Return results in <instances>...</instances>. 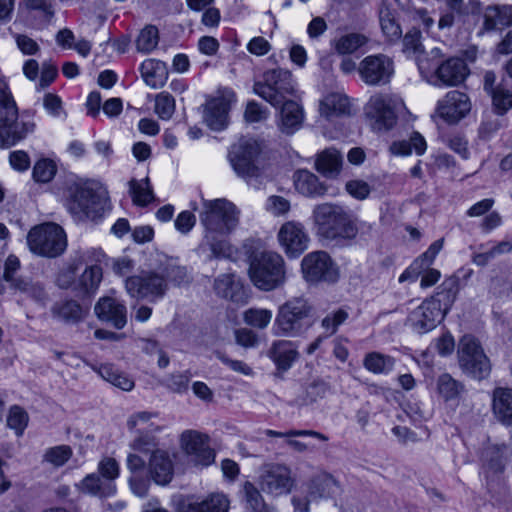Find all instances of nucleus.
<instances>
[{
    "mask_svg": "<svg viewBox=\"0 0 512 512\" xmlns=\"http://www.w3.org/2000/svg\"><path fill=\"white\" fill-rule=\"evenodd\" d=\"M102 279V269L97 266L87 268L81 275L80 285L86 292L94 291Z\"/></svg>",
    "mask_w": 512,
    "mask_h": 512,
    "instance_id": "bf43d9fd",
    "label": "nucleus"
},
{
    "mask_svg": "<svg viewBox=\"0 0 512 512\" xmlns=\"http://www.w3.org/2000/svg\"><path fill=\"white\" fill-rule=\"evenodd\" d=\"M421 32L415 28L409 30L403 39V49L408 55L415 58L419 71L422 75L431 73V66L428 59L424 56L423 45L421 41Z\"/></svg>",
    "mask_w": 512,
    "mask_h": 512,
    "instance_id": "c85d7f7f",
    "label": "nucleus"
},
{
    "mask_svg": "<svg viewBox=\"0 0 512 512\" xmlns=\"http://www.w3.org/2000/svg\"><path fill=\"white\" fill-rule=\"evenodd\" d=\"M277 241L288 258L296 259L307 250L310 238L301 222L290 220L280 226Z\"/></svg>",
    "mask_w": 512,
    "mask_h": 512,
    "instance_id": "dca6fc26",
    "label": "nucleus"
},
{
    "mask_svg": "<svg viewBox=\"0 0 512 512\" xmlns=\"http://www.w3.org/2000/svg\"><path fill=\"white\" fill-rule=\"evenodd\" d=\"M345 187L348 194L357 200H365L371 191L369 184L359 179L348 181Z\"/></svg>",
    "mask_w": 512,
    "mask_h": 512,
    "instance_id": "0e129e2a",
    "label": "nucleus"
},
{
    "mask_svg": "<svg viewBox=\"0 0 512 512\" xmlns=\"http://www.w3.org/2000/svg\"><path fill=\"white\" fill-rule=\"evenodd\" d=\"M58 171V164L52 158L38 159L32 168V178L35 182L45 184L51 182Z\"/></svg>",
    "mask_w": 512,
    "mask_h": 512,
    "instance_id": "a19ab883",
    "label": "nucleus"
},
{
    "mask_svg": "<svg viewBox=\"0 0 512 512\" xmlns=\"http://www.w3.org/2000/svg\"><path fill=\"white\" fill-rule=\"evenodd\" d=\"M180 447L195 465L209 466L215 460L208 435L196 430H185L180 435Z\"/></svg>",
    "mask_w": 512,
    "mask_h": 512,
    "instance_id": "f3484780",
    "label": "nucleus"
},
{
    "mask_svg": "<svg viewBox=\"0 0 512 512\" xmlns=\"http://www.w3.org/2000/svg\"><path fill=\"white\" fill-rule=\"evenodd\" d=\"M380 26L383 34L391 41L400 38L402 31L397 23L394 13L387 7L380 9L379 13Z\"/></svg>",
    "mask_w": 512,
    "mask_h": 512,
    "instance_id": "de8ad7c7",
    "label": "nucleus"
},
{
    "mask_svg": "<svg viewBox=\"0 0 512 512\" xmlns=\"http://www.w3.org/2000/svg\"><path fill=\"white\" fill-rule=\"evenodd\" d=\"M149 475L158 485H167L173 478V461L168 452L156 450L152 453L149 465Z\"/></svg>",
    "mask_w": 512,
    "mask_h": 512,
    "instance_id": "a878e982",
    "label": "nucleus"
},
{
    "mask_svg": "<svg viewBox=\"0 0 512 512\" xmlns=\"http://www.w3.org/2000/svg\"><path fill=\"white\" fill-rule=\"evenodd\" d=\"M86 312L87 309H84L74 301L59 303L53 308V313L56 316L65 321L72 322L80 320Z\"/></svg>",
    "mask_w": 512,
    "mask_h": 512,
    "instance_id": "8fccbe9b",
    "label": "nucleus"
},
{
    "mask_svg": "<svg viewBox=\"0 0 512 512\" xmlns=\"http://www.w3.org/2000/svg\"><path fill=\"white\" fill-rule=\"evenodd\" d=\"M229 500L222 493H212L202 501L182 500L176 512H228Z\"/></svg>",
    "mask_w": 512,
    "mask_h": 512,
    "instance_id": "b1692460",
    "label": "nucleus"
},
{
    "mask_svg": "<svg viewBox=\"0 0 512 512\" xmlns=\"http://www.w3.org/2000/svg\"><path fill=\"white\" fill-rule=\"evenodd\" d=\"M471 110L469 97L458 90L449 91L437 103V114L447 123H457Z\"/></svg>",
    "mask_w": 512,
    "mask_h": 512,
    "instance_id": "aec40b11",
    "label": "nucleus"
},
{
    "mask_svg": "<svg viewBox=\"0 0 512 512\" xmlns=\"http://www.w3.org/2000/svg\"><path fill=\"white\" fill-rule=\"evenodd\" d=\"M301 271L308 282H335L339 277L337 265L325 251H313L304 256Z\"/></svg>",
    "mask_w": 512,
    "mask_h": 512,
    "instance_id": "2eb2a0df",
    "label": "nucleus"
},
{
    "mask_svg": "<svg viewBox=\"0 0 512 512\" xmlns=\"http://www.w3.org/2000/svg\"><path fill=\"white\" fill-rule=\"evenodd\" d=\"M240 214L237 206L226 198L202 200L199 218L204 227V239L214 257L234 256L236 251L226 237L238 226Z\"/></svg>",
    "mask_w": 512,
    "mask_h": 512,
    "instance_id": "f257e3e1",
    "label": "nucleus"
},
{
    "mask_svg": "<svg viewBox=\"0 0 512 512\" xmlns=\"http://www.w3.org/2000/svg\"><path fill=\"white\" fill-rule=\"evenodd\" d=\"M243 492L247 506L252 512H277L274 508L265 504L263 496L253 483L245 482Z\"/></svg>",
    "mask_w": 512,
    "mask_h": 512,
    "instance_id": "a18cd8bd",
    "label": "nucleus"
},
{
    "mask_svg": "<svg viewBox=\"0 0 512 512\" xmlns=\"http://www.w3.org/2000/svg\"><path fill=\"white\" fill-rule=\"evenodd\" d=\"M254 92L272 106L287 101L288 96H296V83L290 71L278 68L264 73L263 81L254 84Z\"/></svg>",
    "mask_w": 512,
    "mask_h": 512,
    "instance_id": "6e6552de",
    "label": "nucleus"
},
{
    "mask_svg": "<svg viewBox=\"0 0 512 512\" xmlns=\"http://www.w3.org/2000/svg\"><path fill=\"white\" fill-rule=\"evenodd\" d=\"M217 358L231 370L244 376H253L254 370L251 366L241 360H234L227 357L225 354L218 352Z\"/></svg>",
    "mask_w": 512,
    "mask_h": 512,
    "instance_id": "69168bd1",
    "label": "nucleus"
},
{
    "mask_svg": "<svg viewBox=\"0 0 512 512\" xmlns=\"http://www.w3.org/2000/svg\"><path fill=\"white\" fill-rule=\"evenodd\" d=\"M310 306L302 298L287 301L279 307L272 327L273 335L295 337L302 331V320L309 316Z\"/></svg>",
    "mask_w": 512,
    "mask_h": 512,
    "instance_id": "f8f14e48",
    "label": "nucleus"
},
{
    "mask_svg": "<svg viewBox=\"0 0 512 512\" xmlns=\"http://www.w3.org/2000/svg\"><path fill=\"white\" fill-rule=\"evenodd\" d=\"M76 488L81 493L98 497H111L116 493L115 483L105 482L96 473L85 476Z\"/></svg>",
    "mask_w": 512,
    "mask_h": 512,
    "instance_id": "473e14b6",
    "label": "nucleus"
},
{
    "mask_svg": "<svg viewBox=\"0 0 512 512\" xmlns=\"http://www.w3.org/2000/svg\"><path fill=\"white\" fill-rule=\"evenodd\" d=\"M296 191L307 197H316L325 193V187L318 177L308 170H298L293 176Z\"/></svg>",
    "mask_w": 512,
    "mask_h": 512,
    "instance_id": "f704fd0d",
    "label": "nucleus"
},
{
    "mask_svg": "<svg viewBox=\"0 0 512 512\" xmlns=\"http://www.w3.org/2000/svg\"><path fill=\"white\" fill-rule=\"evenodd\" d=\"M20 7L28 12H35L44 21H49L54 16V8L50 0H25Z\"/></svg>",
    "mask_w": 512,
    "mask_h": 512,
    "instance_id": "6e6d98bb",
    "label": "nucleus"
},
{
    "mask_svg": "<svg viewBox=\"0 0 512 512\" xmlns=\"http://www.w3.org/2000/svg\"><path fill=\"white\" fill-rule=\"evenodd\" d=\"M267 356L274 363L277 371L287 372L299 358V352L294 342L275 340L267 351Z\"/></svg>",
    "mask_w": 512,
    "mask_h": 512,
    "instance_id": "5701e85b",
    "label": "nucleus"
},
{
    "mask_svg": "<svg viewBox=\"0 0 512 512\" xmlns=\"http://www.w3.org/2000/svg\"><path fill=\"white\" fill-rule=\"evenodd\" d=\"M280 111V128L287 134L297 131L303 122L304 113L302 107L295 101L287 100L282 104Z\"/></svg>",
    "mask_w": 512,
    "mask_h": 512,
    "instance_id": "72a5a7b5",
    "label": "nucleus"
},
{
    "mask_svg": "<svg viewBox=\"0 0 512 512\" xmlns=\"http://www.w3.org/2000/svg\"><path fill=\"white\" fill-rule=\"evenodd\" d=\"M28 423L29 415L22 407L13 405L9 408L6 424L8 428L14 431L16 436L23 435Z\"/></svg>",
    "mask_w": 512,
    "mask_h": 512,
    "instance_id": "49530a36",
    "label": "nucleus"
},
{
    "mask_svg": "<svg viewBox=\"0 0 512 512\" xmlns=\"http://www.w3.org/2000/svg\"><path fill=\"white\" fill-rule=\"evenodd\" d=\"M235 341L244 348H255L259 344V337L251 329L239 328L235 330Z\"/></svg>",
    "mask_w": 512,
    "mask_h": 512,
    "instance_id": "338daca9",
    "label": "nucleus"
},
{
    "mask_svg": "<svg viewBox=\"0 0 512 512\" xmlns=\"http://www.w3.org/2000/svg\"><path fill=\"white\" fill-rule=\"evenodd\" d=\"M401 106L402 101L394 95H373L365 107V114L372 129L375 131H388L393 128Z\"/></svg>",
    "mask_w": 512,
    "mask_h": 512,
    "instance_id": "9b49d317",
    "label": "nucleus"
},
{
    "mask_svg": "<svg viewBox=\"0 0 512 512\" xmlns=\"http://www.w3.org/2000/svg\"><path fill=\"white\" fill-rule=\"evenodd\" d=\"M463 391V384L448 373L441 374L436 380V392L444 401L457 399Z\"/></svg>",
    "mask_w": 512,
    "mask_h": 512,
    "instance_id": "4c0bfd02",
    "label": "nucleus"
},
{
    "mask_svg": "<svg viewBox=\"0 0 512 512\" xmlns=\"http://www.w3.org/2000/svg\"><path fill=\"white\" fill-rule=\"evenodd\" d=\"M130 193L133 202L138 206H146L153 200V192L148 178L130 181Z\"/></svg>",
    "mask_w": 512,
    "mask_h": 512,
    "instance_id": "09e8293b",
    "label": "nucleus"
},
{
    "mask_svg": "<svg viewBox=\"0 0 512 512\" xmlns=\"http://www.w3.org/2000/svg\"><path fill=\"white\" fill-rule=\"evenodd\" d=\"M73 451L68 445H58L48 448L44 454V461L54 467L63 466L72 456Z\"/></svg>",
    "mask_w": 512,
    "mask_h": 512,
    "instance_id": "5fc2aeb1",
    "label": "nucleus"
},
{
    "mask_svg": "<svg viewBox=\"0 0 512 512\" xmlns=\"http://www.w3.org/2000/svg\"><path fill=\"white\" fill-rule=\"evenodd\" d=\"M461 369L474 378L482 379L490 372V362L478 341L471 335L461 338L458 349Z\"/></svg>",
    "mask_w": 512,
    "mask_h": 512,
    "instance_id": "4468645a",
    "label": "nucleus"
},
{
    "mask_svg": "<svg viewBox=\"0 0 512 512\" xmlns=\"http://www.w3.org/2000/svg\"><path fill=\"white\" fill-rule=\"evenodd\" d=\"M29 249L40 256L56 257L67 246L64 230L55 223H43L32 228L27 235Z\"/></svg>",
    "mask_w": 512,
    "mask_h": 512,
    "instance_id": "1a4fd4ad",
    "label": "nucleus"
},
{
    "mask_svg": "<svg viewBox=\"0 0 512 512\" xmlns=\"http://www.w3.org/2000/svg\"><path fill=\"white\" fill-rule=\"evenodd\" d=\"M93 370L105 381L123 391H131L135 386L134 380L113 364H102L99 367H93Z\"/></svg>",
    "mask_w": 512,
    "mask_h": 512,
    "instance_id": "c9c22d12",
    "label": "nucleus"
},
{
    "mask_svg": "<svg viewBox=\"0 0 512 512\" xmlns=\"http://www.w3.org/2000/svg\"><path fill=\"white\" fill-rule=\"evenodd\" d=\"M265 210L275 217L285 216L291 208L290 201L278 195L269 196L265 202Z\"/></svg>",
    "mask_w": 512,
    "mask_h": 512,
    "instance_id": "13d9d810",
    "label": "nucleus"
},
{
    "mask_svg": "<svg viewBox=\"0 0 512 512\" xmlns=\"http://www.w3.org/2000/svg\"><path fill=\"white\" fill-rule=\"evenodd\" d=\"M363 365L371 373L387 374L393 370L395 361L391 356L371 352L365 356Z\"/></svg>",
    "mask_w": 512,
    "mask_h": 512,
    "instance_id": "ea45409f",
    "label": "nucleus"
},
{
    "mask_svg": "<svg viewBox=\"0 0 512 512\" xmlns=\"http://www.w3.org/2000/svg\"><path fill=\"white\" fill-rule=\"evenodd\" d=\"M491 96L493 105L499 114L506 113L512 108V93L509 90L497 87Z\"/></svg>",
    "mask_w": 512,
    "mask_h": 512,
    "instance_id": "052dcab7",
    "label": "nucleus"
},
{
    "mask_svg": "<svg viewBox=\"0 0 512 512\" xmlns=\"http://www.w3.org/2000/svg\"><path fill=\"white\" fill-rule=\"evenodd\" d=\"M349 318V312L345 308H338L329 312L321 321L322 328L327 336L335 334L338 328Z\"/></svg>",
    "mask_w": 512,
    "mask_h": 512,
    "instance_id": "603ef678",
    "label": "nucleus"
},
{
    "mask_svg": "<svg viewBox=\"0 0 512 512\" xmlns=\"http://www.w3.org/2000/svg\"><path fill=\"white\" fill-rule=\"evenodd\" d=\"M457 295V281L446 279L437 288L434 295L426 298L410 312L407 325L418 334L434 330L452 308Z\"/></svg>",
    "mask_w": 512,
    "mask_h": 512,
    "instance_id": "20e7f679",
    "label": "nucleus"
},
{
    "mask_svg": "<svg viewBox=\"0 0 512 512\" xmlns=\"http://www.w3.org/2000/svg\"><path fill=\"white\" fill-rule=\"evenodd\" d=\"M216 293L226 299L232 301L238 300V294L242 290V286L235 278L234 274H223L215 280L214 285Z\"/></svg>",
    "mask_w": 512,
    "mask_h": 512,
    "instance_id": "58836bf2",
    "label": "nucleus"
},
{
    "mask_svg": "<svg viewBox=\"0 0 512 512\" xmlns=\"http://www.w3.org/2000/svg\"><path fill=\"white\" fill-rule=\"evenodd\" d=\"M469 74L465 61L453 57L442 62L434 71L435 86H457L461 84Z\"/></svg>",
    "mask_w": 512,
    "mask_h": 512,
    "instance_id": "412c9836",
    "label": "nucleus"
},
{
    "mask_svg": "<svg viewBox=\"0 0 512 512\" xmlns=\"http://www.w3.org/2000/svg\"><path fill=\"white\" fill-rule=\"evenodd\" d=\"M426 148L425 139L418 132H414L408 140L393 142L390 146V151L396 156H408L413 151L418 155H422Z\"/></svg>",
    "mask_w": 512,
    "mask_h": 512,
    "instance_id": "e433bc0d",
    "label": "nucleus"
},
{
    "mask_svg": "<svg viewBox=\"0 0 512 512\" xmlns=\"http://www.w3.org/2000/svg\"><path fill=\"white\" fill-rule=\"evenodd\" d=\"M312 218L317 233L324 238H353L357 233L355 220L342 206L331 203L317 205Z\"/></svg>",
    "mask_w": 512,
    "mask_h": 512,
    "instance_id": "0eeeda50",
    "label": "nucleus"
},
{
    "mask_svg": "<svg viewBox=\"0 0 512 512\" xmlns=\"http://www.w3.org/2000/svg\"><path fill=\"white\" fill-rule=\"evenodd\" d=\"M342 158L335 149L324 150L316 160V168L325 175L337 173L340 169Z\"/></svg>",
    "mask_w": 512,
    "mask_h": 512,
    "instance_id": "c03bdc74",
    "label": "nucleus"
},
{
    "mask_svg": "<svg viewBox=\"0 0 512 512\" xmlns=\"http://www.w3.org/2000/svg\"><path fill=\"white\" fill-rule=\"evenodd\" d=\"M98 472L105 482L115 483L120 474V465L114 458L104 457L98 463Z\"/></svg>",
    "mask_w": 512,
    "mask_h": 512,
    "instance_id": "4d7b16f0",
    "label": "nucleus"
},
{
    "mask_svg": "<svg viewBox=\"0 0 512 512\" xmlns=\"http://www.w3.org/2000/svg\"><path fill=\"white\" fill-rule=\"evenodd\" d=\"M444 245L443 239L434 241L428 249L417 257L399 276V282H415L420 278V287L426 289L434 286L441 278V272L432 268L437 255Z\"/></svg>",
    "mask_w": 512,
    "mask_h": 512,
    "instance_id": "9d476101",
    "label": "nucleus"
},
{
    "mask_svg": "<svg viewBox=\"0 0 512 512\" xmlns=\"http://www.w3.org/2000/svg\"><path fill=\"white\" fill-rule=\"evenodd\" d=\"M140 70L144 82L152 89L161 88L168 79L166 64L159 60L146 59Z\"/></svg>",
    "mask_w": 512,
    "mask_h": 512,
    "instance_id": "2f4dec72",
    "label": "nucleus"
},
{
    "mask_svg": "<svg viewBox=\"0 0 512 512\" xmlns=\"http://www.w3.org/2000/svg\"><path fill=\"white\" fill-rule=\"evenodd\" d=\"M36 127L33 116L25 112L18 119L16 103L7 83L0 77V145L12 146L32 133Z\"/></svg>",
    "mask_w": 512,
    "mask_h": 512,
    "instance_id": "39448f33",
    "label": "nucleus"
},
{
    "mask_svg": "<svg viewBox=\"0 0 512 512\" xmlns=\"http://www.w3.org/2000/svg\"><path fill=\"white\" fill-rule=\"evenodd\" d=\"M248 273L255 287L272 291L286 280L285 261L275 251L256 249L249 256Z\"/></svg>",
    "mask_w": 512,
    "mask_h": 512,
    "instance_id": "423d86ee",
    "label": "nucleus"
},
{
    "mask_svg": "<svg viewBox=\"0 0 512 512\" xmlns=\"http://www.w3.org/2000/svg\"><path fill=\"white\" fill-rule=\"evenodd\" d=\"M233 100V94L228 93L210 100L206 104L204 121L214 131H221L228 125V112Z\"/></svg>",
    "mask_w": 512,
    "mask_h": 512,
    "instance_id": "4be33fe9",
    "label": "nucleus"
},
{
    "mask_svg": "<svg viewBox=\"0 0 512 512\" xmlns=\"http://www.w3.org/2000/svg\"><path fill=\"white\" fill-rule=\"evenodd\" d=\"M368 42V38L362 34L350 33L340 36L333 42V47L338 54H352Z\"/></svg>",
    "mask_w": 512,
    "mask_h": 512,
    "instance_id": "79ce46f5",
    "label": "nucleus"
},
{
    "mask_svg": "<svg viewBox=\"0 0 512 512\" xmlns=\"http://www.w3.org/2000/svg\"><path fill=\"white\" fill-rule=\"evenodd\" d=\"M484 29L495 30L512 26V5H492L484 10Z\"/></svg>",
    "mask_w": 512,
    "mask_h": 512,
    "instance_id": "7c9ffc66",
    "label": "nucleus"
},
{
    "mask_svg": "<svg viewBox=\"0 0 512 512\" xmlns=\"http://www.w3.org/2000/svg\"><path fill=\"white\" fill-rule=\"evenodd\" d=\"M358 72L367 85H383L390 81L394 66L392 60L386 55H370L360 62Z\"/></svg>",
    "mask_w": 512,
    "mask_h": 512,
    "instance_id": "6ab92c4d",
    "label": "nucleus"
},
{
    "mask_svg": "<svg viewBox=\"0 0 512 512\" xmlns=\"http://www.w3.org/2000/svg\"><path fill=\"white\" fill-rule=\"evenodd\" d=\"M233 149L232 162L235 171L247 180L259 177L261 172L255 165V160L260 153V145L257 140L252 138L241 139Z\"/></svg>",
    "mask_w": 512,
    "mask_h": 512,
    "instance_id": "a211bd4d",
    "label": "nucleus"
},
{
    "mask_svg": "<svg viewBox=\"0 0 512 512\" xmlns=\"http://www.w3.org/2000/svg\"><path fill=\"white\" fill-rule=\"evenodd\" d=\"M159 42L158 30L155 26H146L139 34L136 45L137 49L143 53L153 51Z\"/></svg>",
    "mask_w": 512,
    "mask_h": 512,
    "instance_id": "864d4df0",
    "label": "nucleus"
},
{
    "mask_svg": "<svg viewBox=\"0 0 512 512\" xmlns=\"http://www.w3.org/2000/svg\"><path fill=\"white\" fill-rule=\"evenodd\" d=\"M175 99L166 91L155 96L154 112L162 120H169L175 112Z\"/></svg>",
    "mask_w": 512,
    "mask_h": 512,
    "instance_id": "3c124183",
    "label": "nucleus"
},
{
    "mask_svg": "<svg viewBox=\"0 0 512 512\" xmlns=\"http://www.w3.org/2000/svg\"><path fill=\"white\" fill-rule=\"evenodd\" d=\"M185 277V268L177 265L173 259L163 256L154 268L126 278L125 289L132 298L156 303L164 298L170 283L179 285Z\"/></svg>",
    "mask_w": 512,
    "mask_h": 512,
    "instance_id": "f03ea898",
    "label": "nucleus"
},
{
    "mask_svg": "<svg viewBox=\"0 0 512 512\" xmlns=\"http://www.w3.org/2000/svg\"><path fill=\"white\" fill-rule=\"evenodd\" d=\"M318 111L321 117L331 119L349 113L348 98L339 92H332L319 100Z\"/></svg>",
    "mask_w": 512,
    "mask_h": 512,
    "instance_id": "c756f323",
    "label": "nucleus"
},
{
    "mask_svg": "<svg viewBox=\"0 0 512 512\" xmlns=\"http://www.w3.org/2000/svg\"><path fill=\"white\" fill-rule=\"evenodd\" d=\"M308 490L310 499L317 502L338 495L340 486L330 474L322 472L310 480Z\"/></svg>",
    "mask_w": 512,
    "mask_h": 512,
    "instance_id": "cd10ccee",
    "label": "nucleus"
},
{
    "mask_svg": "<svg viewBox=\"0 0 512 512\" xmlns=\"http://www.w3.org/2000/svg\"><path fill=\"white\" fill-rule=\"evenodd\" d=\"M95 313L100 319L110 322L117 329H122L127 323L125 305L110 297L98 301Z\"/></svg>",
    "mask_w": 512,
    "mask_h": 512,
    "instance_id": "bb28decb",
    "label": "nucleus"
},
{
    "mask_svg": "<svg viewBox=\"0 0 512 512\" xmlns=\"http://www.w3.org/2000/svg\"><path fill=\"white\" fill-rule=\"evenodd\" d=\"M273 318V312L266 308H249L243 312V321L248 326L256 329H266Z\"/></svg>",
    "mask_w": 512,
    "mask_h": 512,
    "instance_id": "37998d69",
    "label": "nucleus"
},
{
    "mask_svg": "<svg viewBox=\"0 0 512 512\" xmlns=\"http://www.w3.org/2000/svg\"><path fill=\"white\" fill-rule=\"evenodd\" d=\"M295 483L290 467L280 463L264 465L258 478L260 489L272 497L289 494L294 488Z\"/></svg>",
    "mask_w": 512,
    "mask_h": 512,
    "instance_id": "ddd939ff",
    "label": "nucleus"
},
{
    "mask_svg": "<svg viewBox=\"0 0 512 512\" xmlns=\"http://www.w3.org/2000/svg\"><path fill=\"white\" fill-rule=\"evenodd\" d=\"M43 106L47 113L53 117L65 115L60 97L53 93H47L43 97Z\"/></svg>",
    "mask_w": 512,
    "mask_h": 512,
    "instance_id": "774afa93",
    "label": "nucleus"
},
{
    "mask_svg": "<svg viewBox=\"0 0 512 512\" xmlns=\"http://www.w3.org/2000/svg\"><path fill=\"white\" fill-rule=\"evenodd\" d=\"M151 418L152 414L149 412H138L128 419L127 425L129 429L137 430L138 432H152L155 431L156 428L150 423Z\"/></svg>",
    "mask_w": 512,
    "mask_h": 512,
    "instance_id": "680f3d73",
    "label": "nucleus"
},
{
    "mask_svg": "<svg viewBox=\"0 0 512 512\" xmlns=\"http://www.w3.org/2000/svg\"><path fill=\"white\" fill-rule=\"evenodd\" d=\"M494 418L503 426H512V388L496 387L491 395Z\"/></svg>",
    "mask_w": 512,
    "mask_h": 512,
    "instance_id": "393cba45",
    "label": "nucleus"
},
{
    "mask_svg": "<svg viewBox=\"0 0 512 512\" xmlns=\"http://www.w3.org/2000/svg\"><path fill=\"white\" fill-rule=\"evenodd\" d=\"M14 288L19 292L35 300H41L44 296L43 287L38 283H32L25 279H18L14 283Z\"/></svg>",
    "mask_w": 512,
    "mask_h": 512,
    "instance_id": "e2e57ef3",
    "label": "nucleus"
},
{
    "mask_svg": "<svg viewBox=\"0 0 512 512\" xmlns=\"http://www.w3.org/2000/svg\"><path fill=\"white\" fill-rule=\"evenodd\" d=\"M65 206L79 221L95 219L104 211L108 194L98 183L70 175L65 180Z\"/></svg>",
    "mask_w": 512,
    "mask_h": 512,
    "instance_id": "7ed1b4c3",
    "label": "nucleus"
}]
</instances>
